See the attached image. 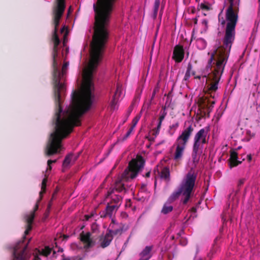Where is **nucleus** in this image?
<instances>
[{"mask_svg":"<svg viewBox=\"0 0 260 260\" xmlns=\"http://www.w3.org/2000/svg\"><path fill=\"white\" fill-rule=\"evenodd\" d=\"M117 0H97L93 4L95 12L94 33L91 43L90 59L88 66L83 74L82 90L81 93L73 91L70 107L64 112L61 107V93L65 89L61 82L66 76L69 62L63 64L61 70L58 68L56 57L60 40L57 36L58 25H54L52 36L54 46L52 53L53 62V92L56 112L54 118V131L50 135L46 146L45 154L48 156L58 153L61 148V141L66 138L76 126L81 124L80 118L89 110L94 97L92 82L93 73L102 59L109 36V25L113 7Z\"/></svg>","mask_w":260,"mask_h":260,"instance_id":"nucleus-1","label":"nucleus"},{"mask_svg":"<svg viewBox=\"0 0 260 260\" xmlns=\"http://www.w3.org/2000/svg\"><path fill=\"white\" fill-rule=\"evenodd\" d=\"M216 60L215 62H212L214 59V55H212L208 61L206 69L211 71V73L208 74V78L211 82L207 86V94L205 96H202L199 99L198 104L201 114L203 117L210 116V113L215 104V101L210 99L208 97L210 95L213 99L214 95L212 94L218 89V85L221 77L223 72L225 66L228 61L230 54L221 52H218L215 50Z\"/></svg>","mask_w":260,"mask_h":260,"instance_id":"nucleus-2","label":"nucleus"},{"mask_svg":"<svg viewBox=\"0 0 260 260\" xmlns=\"http://www.w3.org/2000/svg\"><path fill=\"white\" fill-rule=\"evenodd\" d=\"M229 6L225 12L226 20L225 34L222 44L216 51L230 54L232 46L235 40L236 26L238 20L239 6L240 0H228Z\"/></svg>","mask_w":260,"mask_h":260,"instance_id":"nucleus-3","label":"nucleus"},{"mask_svg":"<svg viewBox=\"0 0 260 260\" xmlns=\"http://www.w3.org/2000/svg\"><path fill=\"white\" fill-rule=\"evenodd\" d=\"M144 163L145 160L141 155L137 156L135 159H133L129 162L128 167L123 172L121 177L117 179L114 187H111L108 191L106 198L108 199L109 195L116 192L120 193L122 191L126 192V189L124 187L123 182L136 177L139 171L144 167Z\"/></svg>","mask_w":260,"mask_h":260,"instance_id":"nucleus-4","label":"nucleus"},{"mask_svg":"<svg viewBox=\"0 0 260 260\" xmlns=\"http://www.w3.org/2000/svg\"><path fill=\"white\" fill-rule=\"evenodd\" d=\"M197 177V174L194 171L191 170L189 171L182 180L179 189L174 191L170 196L168 202L172 203L178 199L182 194L183 197V199H182V203L184 205L186 204L191 198Z\"/></svg>","mask_w":260,"mask_h":260,"instance_id":"nucleus-5","label":"nucleus"},{"mask_svg":"<svg viewBox=\"0 0 260 260\" xmlns=\"http://www.w3.org/2000/svg\"><path fill=\"white\" fill-rule=\"evenodd\" d=\"M193 127L190 125L183 129L181 134L177 138L174 145L176 146L174 155V159L178 161L181 159L186 146L193 132Z\"/></svg>","mask_w":260,"mask_h":260,"instance_id":"nucleus-6","label":"nucleus"},{"mask_svg":"<svg viewBox=\"0 0 260 260\" xmlns=\"http://www.w3.org/2000/svg\"><path fill=\"white\" fill-rule=\"evenodd\" d=\"M27 245L28 243L23 245V241L18 242L14 248L13 260H27L28 258L26 251ZM33 260H41V259L38 256L35 255Z\"/></svg>","mask_w":260,"mask_h":260,"instance_id":"nucleus-7","label":"nucleus"},{"mask_svg":"<svg viewBox=\"0 0 260 260\" xmlns=\"http://www.w3.org/2000/svg\"><path fill=\"white\" fill-rule=\"evenodd\" d=\"M66 8L65 0H56V4L53 10V23L59 25V22Z\"/></svg>","mask_w":260,"mask_h":260,"instance_id":"nucleus-8","label":"nucleus"},{"mask_svg":"<svg viewBox=\"0 0 260 260\" xmlns=\"http://www.w3.org/2000/svg\"><path fill=\"white\" fill-rule=\"evenodd\" d=\"M193 141L191 157L193 162L198 163L199 161L201 155L203 153L204 145L206 143L193 140Z\"/></svg>","mask_w":260,"mask_h":260,"instance_id":"nucleus-9","label":"nucleus"},{"mask_svg":"<svg viewBox=\"0 0 260 260\" xmlns=\"http://www.w3.org/2000/svg\"><path fill=\"white\" fill-rule=\"evenodd\" d=\"M118 206H114L110 204H107L105 210L100 212V215L101 218H112L115 216L116 213L118 210Z\"/></svg>","mask_w":260,"mask_h":260,"instance_id":"nucleus-10","label":"nucleus"},{"mask_svg":"<svg viewBox=\"0 0 260 260\" xmlns=\"http://www.w3.org/2000/svg\"><path fill=\"white\" fill-rule=\"evenodd\" d=\"M80 241L84 244V248L85 249H89L93 247L94 245V242L91 238V234L90 232L84 233L82 232L80 234Z\"/></svg>","mask_w":260,"mask_h":260,"instance_id":"nucleus-11","label":"nucleus"},{"mask_svg":"<svg viewBox=\"0 0 260 260\" xmlns=\"http://www.w3.org/2000/svg\"><path fill=\"white\" fill-rule=\"evenodd\" d=\"M184 57V50L181 45H176L175 46L173 53V59L176 62H180L182 61Z\"/></svg>","mask_w":260,"mask_h":260,"instance_id":"nucleus-12","label":"nucleus"},{"mask_svg":"<svg viewBox=\"0 0 260 260\" xmlns=\"http://www.w3.org/2000/svg\"><path fill=\"white\" fill-rule=\"evenodd\" d=\"M208 133V129L207 128H201L195 134L193 140L207 144L209 141V138L207 137Z\"/></svg>","mask_w":260,"mask_h":260,"instance_id":"nucleus-13","label":"nucleus"},{"mask_svg":"<svg viewBox=\"0 0 260 260\" xmlns=\"http://www.w3.org/2000/svg\"><path fill=\"white\" fill-rule=\"evenodd\" d=\"M113 239V236L110 235L108 232L105 235H101L99 238L100 246L102 248L109 246Z\"/></svg>","mask_w":260,"mask_h":260,"instance_id":"nucleus-14","label":"nucleus"},{"mask_svg":"<svg viewBox=\"0 0 260 260\" xmlns=\"http://www.w3.org/2000/svg\"><path fill=\"white\" fill-rule=\"evenodd\" d=\"M228 161L231 168L237 167L242 163L241 161L238 160V153L234 150L231 151L230 157Z\"/></svg>","mask_w":260,"mask_h":260,"instance_id":"nucleus-15","label":"nucleus"},{"mask_svg":"<svg viewBox=\"0 0 260 260\" xmlns=\"http://www.w3.org/2000/svg\"><path fill=\"white\" fill-rule=\"evenodd\" d=\"M122 91V86L120 84H117L116 90L113 96V99L111 103V107L113 109H115V106L118 102L119 98L120 96Z\"/></svg>","mask_w":260,"mask_h":260,"instance_id":"nucleus-16","label":"nucleus"},{"mask_svg":"<svg viewBox=\"0 0 260 260\" xmlns=\"http://www.w3.org/2000/svg\"><path fill=\"white\" fill-rule=\"evenodd\" d=\"M108 198L111 199L110 201L108 202V204H110L114 206H118V208H119L122 204L123 197L121 195L114 193V194L109 195Z\"/></svg>","mask_w":260,"mask_h":260,"instance_id":"nucleus-17","label":"nucleus"},{"mask_svg":"<svg viewBox=\"0 0 260 260\" xmlns=\"http://www.w3.org/2000/svg\"><path fill=\"white\" fill-rule=\"evenodd\" d=\"M47 181V178H44L43 179L42 182V185H41V190L40 191V192L39 193L40 198L37 200V202L34 207V210L32 211L31 212V213H34V214H35V212L38 210V209L39 208V204L42 199V195L46 191Z\"/></svg>","mask_w":260,"mask_h":260,"instance_id":"nucleus-18","label":"nucleus"},{"mask_svg":"<svg viewBox=\"0 0 260 260\" xmlns=\"http://www.w3.org/2000/svg\"><path fill=\"white\" fill-rule=\"evenodd\" d=\"M191 74L194 75L195 72L192 71V66L191 63L189 62L187 65V70L183 78V81L185 82L187 81L190 78Z\"/></svg>","mask_w":260,"mask_h":260,"instance_id":"nucleus-19","label":"nucleus"},{"mask_svg":"<svg viewBox=\"0 0 260 260\" xmlns=\"http://www.w3.org/2000/svg\"><path fill=\"white\" fill-rule=\"evenodd\" d=\"M160 178L165 179L167 181L170 180V172L168 167H164L160 172Z\"/></svg>","mask_w":260,"mask_h":260,"instance_id":"nucleus-20","label":"nucleus"},{"mask_svg":"<svg viewBox=\"0 0 260 260\" xmlns=\"http://www.w3.org/2000/svg\"><path fill=\"white\" fill-rule=\"evenodd\" d=\"M165 118V117H164V116H162V115H160V116L159 117L158 123L157 124V127L154 128L152 130L153 135H154L155 137H156L159 134V131H160V129L161 126V123H162V121L164 120Z\"/></svg>","mask_w":260,"mask_h":260,"instance_id":"nucleus-21","label":"nucleus"},{"mask_svg":"<svg viewBox=\"0 0 260 260\" xmlns=\"http://www.w3.org/2000/svg\"><path fill=\"white\" fill-rule=\"evenodd\" d=\"M171 203L168 202V201L164 204L163 207L161 209V212L164 214H167L172 211L173 207L172 205H170Z\"/></svg>","mask_w":260,"mask_h":260,"instance_id":"nucleus-22","label":"nucleus"},{"mask_svg":"<svg viewBox=\"0 0 260 260\" xmlns=\"http://www.w3.org/2000/svg\"><path fill=\"white\" fill-rule=\"evenodd\" d=\"M74 155L73 153H70L67 155L63 161L62 166L64 168L68 167L72 161Z\"/></svg>","mask_w":260,"mask_h":260,"instance_id":"nucleus-23","label":"nucleus"},{"mask_svg":"<svg viewBox=\"0 0 260 260\" xmlns=\"http://www.w3.org/2000/svg\"><path fill=\"white\" fill-rule=\"evenodd\" d=\"M107 232L110 233V235H121L122 232V229L121 226H119L118 228L112 229H108Z\"/></svg>","mask_w":260,"mask_h":260,"instance_id":"nucleus-24","label":"nucleus"},{"mask_svg":"<svg viewBox=\"0 0 260 260\" xmlns=\"http://www.w3.org/2000/svg\"><path fill=\"white\" fill-rule=\"evenodd\" d=\"M152 249L151 246H146L141 253L140 255L149 259L151 257L150 252Z\"/></svg>","mask_w":260,"mask_h":260,"instance_id":"nucleus-25","label":"nucleus"},{"mask_svg":"<svg viewBox=\"0 0 260 260\" xmlns=\"http://www.w3.org/2000/svg\"><path fill=\"white\" fill-rule=\"evenodd\" d=\"M160 5V1L159 0H155L154 7H153V12L152 17L153 19H155L157 15V12L158 10V8Z\"/></svg>","mask_w":260,"mask_h":260,"instance_id":"nucleus-26","label":"nucleus"},{"mask_svg":"<svg viewBox=\"0 0 260 260\" xmlns=\"http://www.w3.org/2000/svg\"><path fill=\"white\" fill-rule=\"evenodd\" d=\"M52 251V249L48 246H46L44 249H42L41 251L39 250L40 254L45 256L49 255Z\"/></svg>","mask_w":260,"mask_h":260,"instance_id":"nucleus-27","label":"nucleus"},{"mask_svg":"<svg viewBox=\"0 0 260 260\" xmlns=\"http://www.w3.org/2000/svg\"><path fill=\"white\" fill-rule=\"evenodd\" d=\"M183 233V231H181L178 234V236L179 237V242L180 245L182 246H185L187 244V240L186 238L181 236V233Z\"/></svg>","mask_w":260,"mask_h":260,"instance_id":"nucleus-28","label":"nucleus"},{"mask_svg":"<svg viewBox=\"0 0 260 260\" xmlns=\"http://www.w3.org/2000/svg\"><path fill=\"white\" fill-rule=\"evenodd\" d=\"M35 216V214H34V213H30V214L27 216V218H26L27 225H31V224L33 222Z\"/></svg>","mask_w":260,"mask_h":260,"instance_id":"nucleus-29","label":"nucleus"},{"mask_svg":"<svg viewBox=\"0 0 260 260\" xmlns=\"http://www.w3.org/2000/svg\"><path fill=\"white\" fill-rule=\"evenodd\" d=\"M200 7L202 10H206V11H209L212 9L211 5L209 3H207V2L204 3H201L200 5Z\"/></svg>","mask_w":260,"mask_h":260,"instance_id":"nucleus-30","label":"nucleus"},{"mask_svg":"<svg viewBox=\"0 0 260 260\" xmlns=\"http://www.w3.org/2000/svg\"><path fill=\"white\" fill-rule=\"evenodd\" d=\"M197 45L199 46L200 44L201 45V49H204L206 47L207 45V42L203 38H199L197 40Z\"/></svg>","mask_w":260,"mask_h":260,"instance_id":"nucleus-31","label":"nucleus"},{"mask_svg":"<svg viewBox=\"0 0 260 260\" xmlns=\"http://www.w3.org/2000/svg\"><path fill=\"white\" fill-rule=\"evenodd\" d=\"M178 126H179L178 123L173 124L170 126L169 133L171 136H172L174 134L175 131L176 130V129L177 128Z\"/></svg>","mask_w":260,"mask_h":260,"instance_id":"nucleus-32","label":"nucleus"},{"mask_svg":"<svg viewBox=\"0 0 260 260\" xmlns=\"http://www.w3.org/2000/svg\"><path fill=\"white\" fill-rule=\"evenodd\" d=\"M133 130L134 129H133V127H130L128 131L127 132V133H126V134L121 139V140L119 139L118 141H121L122 142H123L125 140H126L129 137Z\"/></svg>","mask_w":260,"mask_h":260,"instance_id":"nucleus-33","label":"nucleus"},{"mask_svg":"<svg viewBox=\"0 0 260 260\" xmlns=\"http://www.w3.org/2000/svg\"><path fill=\"white\" fill-rule=\"evenodd\" d=\"M222 10L221 11L220 14L218 15V20L219 23H220L221 25L222 26H224L226 20H225V18L224 19L223 17H220V15L222 13Z\"/></svg>","mask_w":260,"mask_h":260,"instance_id":"nucleus-34","label":"nucleus"},{"mask_svg":"<svg viewBox=\"0 0 260 260\" xmlns=\"http://www.w3.org/2000/svg\"><path fill=\"white\" fill-rule=\"evenodd\" d=\"M139 117H135L133 121H132V125H131V127H133V129H134V127L136 126V124H137L139 120Z\"/></svg>","mask_w":260,"mask_h":260,"instance_id":"nucleus-35","label":"nucleus"},{"mask_svg":"<svg viewBox=\"0 0 260 260\" xmlns=\"http://www.w3.org/2000/svg\"><path fill=\"white\" fill-rule=\"evenodd\" d=\"M32 229V226L31 225H27V228L26 230L24 232V236L23 237V238H25V236L28 235L29 231H31Z\"/></svg>","mask_w":260,"mask_h":260,"instance_id":"nucleus-36","label":"nucleus"},{"mask_svg":"<svg viewBox=\"0 0 260 260\" xmlns=\"http://www.w3.org/2000/svg\"><path fill=\"white\" fill-rule=\"evenodd\" d=\"M110 218L111 219V223L110 224V226H111L112 229H114V226H117L118 224L115 223V220L114 218V217Z\"/></svg>","mask_w":260,"mask_h":260,"instance_id":"nucleus-37","label":"nucleus"},{"mask_svg":"<svg viewBox=\"0 0 260 260\" xmlns=\"http://www.w3.org/2000/svg\"><path fill=\"white\" fill-rule=\"evenodd\" d=\"M160 115L164 116V117H166L167 115V112L166 111V107H162V110L160 111Z\"/></svg>","mask_w":260,"mask_h":260,"instance_id":"nucleus-38","label":"nucleus"},{"mask_svg":"<svg viewBox=\"0 0 260 260\" xmlns=\"http://www.w3.org/2000/svg\"><path fill=\"white\" fill-rule=\"evenodd\" d=\"M56 162V159H55V160L49 159L47 161V166L51 165L52 164L55 163Z\"/></svg>","mask_w":260,"mask_h":260,"instance_id":"nucleus-39","label":"nucleus"},{"mask_svg":"<svg viewBox=\"0 0 260 260\" xmlns=\"http://www.w3.org/2000/svg\"><path fill=\"white\" fill-rule=\"evenodd\" d=\"M62 260H75L74 257H65L63 255H62Z\"/></svg>","mask_w":260,"mask_h":260,"instance_id":"nucleus-40","label":"nucleus"},{"mask_svg":"<svg viewBox=\"0 0 260 260\" xmlns=\"http://www.w3.org/2000/svg\"><path fill=\"white\" fill-rule=\"evenodd\" d=\"M214 250H212L208 254V256L209 257V258H211V257H212L213 255L214 254Z\"/></svg>","mask_w":260,"mask_h":260,"instance_id":"nucleus-41","label":"nucleus"},{"mask_svg":"<svg viewBox=\"0 0 260 260\" xmlns=\"http://www.w3.org/2000/svg\"><path fill=\"white\" fill-rule=\"evenodd\" d=\"M245 180L244 179H241L239 181L238 185L241 186L244 183Z\"/></svg>","mask_w":260,"mask_h":260,"instance_id":"nucleus-42","label":"nucleus"},{"mask_svg":"<svg viewBox=\"0 0 260 260\" xmlns=\"http://www.w3.org/2000/svg\"><path fill=\"white\" fill-rule=\"evenodd\" d=\"M51 207V202L50 201L47 206V210L48 212H49Z\"/></svg>","mask_w":260,"mask_h":260,"instance_id":"nucleus-43","label":"nucleus"},{"mask_svg":"<svg viewBox=\"0 0 260 260\" xmlns=\"http://www.w3.org/2000/svg\"><path fill=\"white\" fill-rule=\"evenodd\" d=\"M247 160L248 161H250L251 160V159H252V156L251 155V154H249L247 156Z\"/></svg>","mask_w":260,"mask_h":260,"instance_id":"nucleus-44","label":"nucleus"},{"mask_svg":"<svg viewBox=\"0 0 260 260\" xmlns=\"http://www.w3.org/2000/svg\"><path fill=\"white\" fill-rule=\"evenodd\" d=\"M149 259L147 257H144L142 255H141V258L139 260H148Z\"/></svg>","mask_w":260,"mask_h":260,"instance_id":"nucleus-45","label":"nucleus"},{"mask_svg":"<svg viewBox=\"0 0 260 260\" xmlns=\"http://www.w3.org/2000/svg\"><path fill=\"white\" fill-rule=\"evenodd\" d=\"M52 169V167L51 165L48 166L46 171L48 172V171H50Z\"/></svg>","mask_w":260,"mask_h":260,"instance_id":"nucleus-46","label":"nucleus"},{"mask_svg":"<svg viewBox=\"0 0 260 260\" xmlns=\"http://www.w3.org/2000/svg\"><path fill=\"white\" fill-rule=\"evenodd\" d=\"M191 211L192 212H196L197 211V209H196V208L195 207H192L191 209Z\"/></svg>","mask_w":260,"mask_h":260,"instance_id":"nucleus-47","label":"nucleus"},{"mask_svg":"<svg viewBox=\"0 0 260 260\" xmlns=\"http://www.w3.org/2000/svg\"><path fill=\"white\" fill-rule=\"evenodd\" d=\"M150 172H147V173L146 174L145 176H146V177L148 178V177H150Z\"/></svg>","mask_w":260,"mask_h":260,"instance_id":"nucleus-48","label":"nucleus"},{"mask_svg":"<svg viewBox=\"0 0 260 260\" xmlns=\"http://www.w3.org/2000/svg\"><path fill=\"white\" fill-rule=\"evenodd\" d=\"M72 11L71 7H70V8L68 9V15H69V13Z\"/></svg>","mask_w":260,"mask_h":260,"instance_id":"nucleus-49","label":"nucleus"},{"mask_svg":"<svg viewBox=\"0 0 260 260\" xmlns=\"http://www.w3.org/2000/svg\"><path fill=\"white\" fill-rule=\"evenodd\" d=\"M85 217L86 220H88L89 219L90 216L88 215H85Z\"/></svg>","mask_w":260,"mask_h":260,"instance_id":"nucleus-50","label":"nucleus"},{"mask_svg":"<svg viewBox=\"0 0 260 260\" xmlns=\"http://www.w3.org/2000/svg\"><path fill=\"white\" fill-rule=\"evenodd\" d=\"M194 78L200 79H201V76H196L194 77Z\"/></svg>","mask_w":260,"mask_h":260,"instance_id":"nucleus-51","label":"nucleus"},{"mask_svg":"<svg viewBox=\"0 0 260 260\" xmlns=\"http://www.w3.org/2000/svg\"><path fill=\"white\" fill-rule=\"evenodd\" d=\"M155 93V90H154V91H153V92L152 98L154 96Z\"/></svg>","mask_w":260,"mask_h":260,"instance_id":"nucleus-52","label":"nucleus"},{"mask_svg":"<svg viewBox=\"0 0 260 260\" xmlns=\"http://www.w3.org/2000/svg\"><path fill=\"white\" fill-rule=\"evenodd\" d=\"M78 158V156H76L74 157V161H75Z\"/></svg>","mask_w":260,"mask_h":260,"instance_id":"nucleus-53","label":"nucleus"},{"mask_svg":"<svg viewBox=\"0 0 260 260\" xmlns=\"http://www.w3.org/2000/svg\"><path fill=\"white\" fill-rule=\"evenodd\" d=\"M56 192H54L53 195H52V200L54 198V196H55V194Z\"/></svg>","mask_w":260,"mask_h":260,"instance_id":"nucleus-54","label":"nucleus"},{"mask_svg":"<svg viewBox=\"0 0 260 260\" xmlns=\"http://www.w3.org/2000/svg\"><path fill=\"white\" fill-rule=\"evenodd\" d=\"M64 28V26L61 29V32H63Z\"/></svg>","mask_w":260,"mask_h":260,"instance_id":"nucleus-55","label":"nucleus"},{"mask_svg":"<svg viewBox=\"0 0 260 260\" xmlns=\"http://www.w3.org/2000/svg\"><path fill=\"white\" fill-rule=\"evenodd\" d=\"M96 226V225L95 224H93L92 226V228L93 229V226Z\"/></svg>","mask_w":260,"mask_h":260,"instance_id":"nucleus-56","label":"nucleus"},{"mask_svg":"<svg viewBox=\"0 0 260 260\" xmlns=\"http://www.w3.org/2000/svg\"><path fill=\"white\" fill-rule=\"evenodd\" d=\"M203 77H204L205 78H207V75H205Z\"/></svg>","mask_w":260,"mask_h":260,"instance_id":"nucleus-57","label":"nucleus"},{"mask_svg":"<svg viewBox=\"0 0 260 260\" xmlns=\"http://www.w3.org/2000/svg\"><path fill=\"white\" fill-rule=\"evenodd\" d=\"M161 11H162V9L161 10L160 12H161ZM160 15H162L161 12H160Z\"/></svg>","mask_w":260,"mask_h":260,"instance_id":"nucleus-58","label":"nucleus"},{"mask_svg":"<svg viewBox=\"0 0 260 260\" xmlns=\"http://www.w3.org/2000/svg\"><path fill=\"white\" fill-rule=\"evenodd\" d=\"M132 109L129 110V113L131 112Z\"/></svg>","mask_w":260,"mask_h":260,"instance_id":"nucleus-59","label":"nucleus"},{"mask_svg":"<svg viewBox=\"0 0 260 260\" xmlns=\"http://www.w3.org/2000/svg\"><path fill=\"white\" fill-rule=\"evenodd\" d=\"M132 109L129 110V113L131 112Z\"/></svg>","mask_w":260,"mask_h":260,"instance_id":"nucleus-60","label":"nucleus"}]
</instances>
